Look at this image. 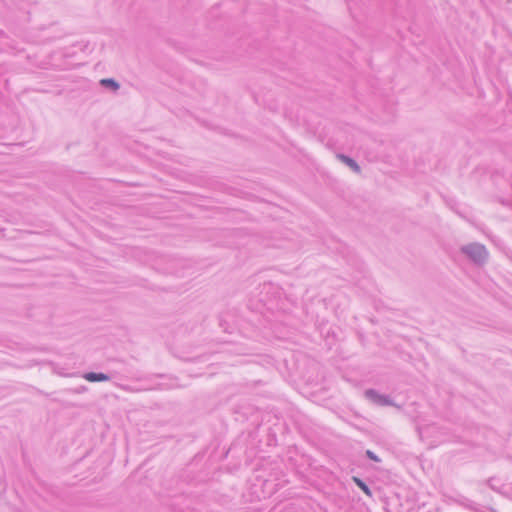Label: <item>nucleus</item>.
Masks as SVG:
<instances>
[{
    "instance_id": "nucleus-1",
    "label": "nucleus",
    "mask_w": 512,
    "mask_h": 512,
    "mask_svg": "<svg viewBox=\"0 0 512 512\" xmlns=\"http://www.w3.org/2000/svg\"><path fill=\"white\" fill-rule=\"evenodd\" d=\"M461 252L477 265H483L489 256L486 247L480 243H469L461 247Z\"/></svg>"
},
{
    "instance_id": "nucleus-2",
    "label": "nucleus",
    "mask_w": 512,
    "mask_h": 512,
    "mask_svg": "<svg viewBox=\"0 0 512 512\" xmlns=\"http://www.w3.org/2000/svg\"><path fill=\"white\" fill-rule=\"evenodd\" d=\"M365 397L372 403L379 406L393 405L392 401L388 396L380 394L379 392L373 389L366 390Z\"/></svg>"
},
{
    "instance_id": "nucleus-3",
    "label": "nucleus",
    "mask_w": 512,
    "mask_h": 512,
    "mask_svg": "<svg viewBox=\"0 0 512 512\" xmlns=\"http://www.w3.org/2000/svg\"><path fill=\"white\" fill-rule=\"evenodd\" d=\"M453 500L457 502L459 505L464 506L465 508L474 511V512H484L485 508L476 503V501L467 498L463 495H456Z\"/></svg>"
},
{
    "instance_id": "nucleus-4",
    "label": "nucleus",
    "mask_w": 512,
    "mask_h": 512,
    "mask_svg": "<svg viewBox=\"0 0 512 512\" xmlns=\"http://www.w3.org/2000/svg\"><path fill=\"white\" fill-rule=\"evenodd\" d=\"M491 489L512 500V482H488Z\"/></svg>"
},
{
    "instance_id": "nucleus-5",
    "label": "nucleus",
    "mask_w": 512,
    "mask_h": 512,
    "mask_svg": "<svg viewBox=\"0 0 512 512\" xmlns=\"http://www.w3.org/2000/svg\"><path fill=\"white\" fill-rule=\"evenodd\" d=\"M336 157H337L338 160H340L342 163L347 165L355 173L359 174L361 172L360 166L358 165V163L354 159H352L349 156H346L344 154H337Z\"/></svg>"
},
{
    "instance_id": "nucleus-6",
    "label": "nucleus",
    "mask_w": 512,
    "mask_h": 512,
    "mask_svg": "<svg viewBox=\"0 0 512 512\" xmlns=\"http://www.w3.org/2000/svg\"><path fill=\"white\" fill-rule=\"evenodd\" d=\"M83 378L89 382H103L110 380V377L107 374L95 372L85 373Z\"/></svg>"
},
{
    "instance_id": "nucleus-7",
    "label": "nucleus",
    "mask_w": 512,
    "mask_h": 512,
    "mask_svg": "<svg viewBox=\"0 0 512 512\" xmlns=\"http://www.w3.org/2000/svg\"><path fill=\"white\" fill-rule=\"evenodd\" d=\"M358 488H360L366 495L372 497V488L369 485V482H354ZM375 482H370V484H374Z\"/></svg>"
},
{
    "instance_id": "nucleus-8",
    "label": "nucleus",
    "mask_w": 512,
    "mask_h": 512,
    "mask_svg": "<svg viewBox=\"0 0 512 512\" xmlns=\"http://www.w3.org/2000/svg\"><path fill=\"white\" fill-rule=\"evenodd\" d=\"M100 83H101V85H103L105 87H110L115 91L119 89V84L115 80L110 79V78L102 79Z\"/></svg>"
},
{
    "instance_id": "nucleus-9",
    "label": "nucleus",
    "mask_w": 512,
    "mask_h": 512,
    "mask_svg": "<svg viewBox=\"0 0 512 512\" xmlns=\"http://www.w3.org/2000/svg\"><path fill=\"white\" fill-rule=\"evenodd\" d=\"M367 456L374 461H379V458L370 450L366 451Z\"/></svg>"
},
{
    "instance_id": "nucleus-10",
    "label": "nucleus",
    "mask_w": 512,
    "mask_h": 512,
    "mask_svg": "<svg viewBox=\"0 0 512 512\" xmlns=\"http://www.w3.org/2000/svg\"><path fill=\"white\" fill-rule=\"evenodd\" d=\"M352 480L357 481L359 479L357 477H353Z\"/></svg>"
},
{
    "instance_id": "nucleus-11",
    "label": "nucleus",
    "mask_w": 512,
    "mask_h": 512,
    "mask_svg": "<svg viewBox=\"0 0 512 512\" xmlns=\"http://www.w3.org/2000/svg\"><path fill=\"white\" fill-rule=\"evenodd\" d=\"M493 512H495V511H493Z\"/></svg>"
}]
</instances>
